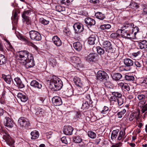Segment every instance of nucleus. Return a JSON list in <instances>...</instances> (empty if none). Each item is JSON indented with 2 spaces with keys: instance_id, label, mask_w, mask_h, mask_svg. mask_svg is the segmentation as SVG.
Instances as JSON below:
<instances>
[{
  "instance_id": "nucleus-1",
  "label": "nucleus",
  "mask_w": 147,
  "mask_h": 147,
  "mask_svg": "<svg viewBox=\"0 0 147 147\" xmlns=\"http://www.w3.org/2000/svg\"><path fill=\"white\" fill-rule=\"evenodd\" d=\"M50 88L52 90L55 91L60 90L63 86L62 81L55 76H53L50 80Z\"/></svg>"
},
{
  "instance_id": "nucleus-2",
  "label": "nucleus",
  "mask_w": 147,
  "mask_h": 147,
  "mask_svg": "<svg viewBox=\"0 0 147 147\" xmlns=\"http://www.w3.org/2000/svg\"><path fill=\"white\" fill-rule=\"evenodd\" d=\"M73 81L76 85L79 87L77 88L78 95L84 94L88 90L89 87L83 84L80 79L78 77H74Z\"/></svg>"
},
{
  "instance_id": "nucleus-3",
  "label": "nucleus",
  "mask_w": 147,
  "mask_h": 147,
  "mask_svg": "<svg viewBox=\"0 0 147 147\" xmlns=\"http://www.w3.org/2000/svg\"><path fill=\"white\" fill-rule=\"evenodd\" d=\"M18 54L19 59L20 61V62L21 63L28 59L29 57H30L29 55H32V54L25 50L20 51Z\"/></svg>"
},
{
  "instance_id": "nucleus-4",
  "label": "nucleus",
  "mask_w": 147,
  "mask_h": 147,
  "mask_svg": "<svg viewBox=\"0 0 147 147\" xmlns=\"http://www.w3.org/2000/svg\"><path fill=\"white\" fill-rule=\"evenodd\" d=\"M18 122L23 128L29 129L31 128L29 122L25 118L21 117L18 120Z\"/></svg>"
},
{
  "instance_id": "nucleus-5",
  "label": "nucleus",
  "mask_w": 147,
  "mask_h": 147,
  "mask_svg": "<svg viewBox=\"0 0 147 147\" xmlns=\"http://www.w3.org/2000/svg\"><path fill=\"white\" fill-rule=\"evenodd\" d=\"M117 32H121V36L123 38L129 39L134 38L133 33L130 30L119 29L117 30Z\"/></svg>"
},
{
  "instance_id": "nucleus-6",
  "label": "nucleus",
  "mask_w": 147,
  "mask_h": 147,
  "mask_svg": "<svg viewBox=\"0 0 147 147\" xmlns=\"http://www.w3.org/2000/svg\"><path fill=\"white\" fill-rule=\"evenodd\" d=\"M29 55L30 57H29L28 59L22 63L23 65H24L26 68L27 69L32 67L35 65V62L34 60L33 56H31L30 55Z\"/></svg>"
},
{
  "instance_id": "nucleus-7",
  "label": "nucleus",
  "mask_w": 147,
  "mask_h": 147,
  "mask_svg": "<svg viewBox=\"0 0 147 147\" xmlns=\"http://www.w3.org/2000/svg\"><path fill=\"white\" fill-rule=\"evenodd\" d=\"M29 34L31 39L33 40L39 41L42 38L40 34L37 31L32 30L29 32Z\"/></svg>"
},
{
  "instance_id": "nucleus-8",
  "label": "nucleus",
  "mask_w": 147,
  "mask_h": 147,
  "mask_svg": "<svg viewBox=\"0 0 147 147\" xmlns=\"http://www.w3.org/2000/svg\"><path fill=\"white\" fill-rule=\"evenodd\" d=\"M103 47L105 49L106 51L108 53H113L115 50L112 47L110 42L108 40L105 41L102 44Z\"/></svg>"
},
{
  "instance_id": "nucleus-9",
  "label": "nucleus",
  "mask_w": 147,
  "mask_h": 147,
  "mask_svg": "<svg viewBox=\"0 0 147 147\" xmlns=\"http://www.w3.org/2000/svg\"><path fill=\"white\" fill-rule=\"evenodd\" d=\"M97 79L100 81L107 80L109 78L107 74L102 71H98L96 74Z\"/></svg>"
},
{
  "instance_id": "nucleus-10",
  "label": "nucleus",
  "mask_w": 147,
  "mask_h": 147,
  "mask_svg": "<svg viewBox=\"0 0 147 147\" xmlns=\"http://www.w3.org/2000/svg\"><path fill=\"white\" fill-rule=\"evenodd\" d=\"M73 28L75 31V33H80L84 30V26L81 23H75L73 26Z\"/></svg>"
},
{
  "instance_id": "nucleus-11",
  "label": "nucleus",
  "mask_w": 147,
  "mask_h": 147,
  "mask_svg": "<svg viewBox=\"0 0 147 147\" xmlns=\"http://www.w3.org/2000/svg\"><path fill=\"white\" fill-rule=\"evenodd\" d=\"M3 138L6 142L7 144L9 146L12 147L14 146V141L9 134H6L3 136Z\"/></svg>"
},
{
  "instance_id": "nucleus-12",
  "label": "nucleus",
  "mask_w": 147,
  "mask_h": 147,
  "mask_svg": "<svg viewBox=\"0 0 147 147\" xmlns=\"http://www.w3.org/2000/svg\"><path fill=\"white\" fill-rule=\"evenodd\" d=\"M74 128L71 126H66L64 127L63 131L64 133L67 135L72 134Z\"/></svg>"
},
{
  "instance_id": "nucleus-13",
  "label": "nucleus",
  "mask_w": 147,
  "mask_h": 147,
  "mask_svg": "<svg viewBox=\"0 0 147 147\" xmlns=\"http://www.w3.org/2000/svg\"><path fill=\"white\" fill-rule=\"evenodd\" d=\"M52 101L53 104L55 106H59L62 104L61 98L59 97L55 96L52 99Z\"/></svg>"
},
{
  "instance_id": "nucleus-14",
  "label": "nucleus",
  "mask_w": 147,
  "mask_h": 147,
  "mask_svg": "<svg viewBox=\"0 0 147 147\" xmlns=\"http://www.w3.org/2000/svg\"><path fill=\"white\" fill-rule=\"evenodd\" d=\"M15 82L13 81L14 85L19 88H22L24 87V85L21 79L18 77L14 79Z\"/></svg>"
},
{
  "instance_id": "nucleus-15",
  "label": "nucleus",
  "mask_w": 147,
  "mask_h": 147,
  "mask_svg": "<svg viewBox=\"0 0 147 147\" xmlns=\"http://www.w3.org/2000/svg\"><path fill=\"white\" fill-rule=\"evenodd\" d=\"M4 121V125L9 128H11L13 126L14 123L13 121L9 117H6Z\"/></svg>"
},
{
  "instance_id": "nucleus-16",
  "label": "nucleus",
  "mask_w": 147,
  "mask_h": 147,
  "mask_svg": "<svg viewBox=\"0 0 147 147\" xmlns=\"http://www.w3.org/2000/svg\"><path fill=\"white\" fill-rule=\"evenodd\" d=\"M87 58L88 61L95 62L98 59V55L96 53H90L87 56Z\"/></svg>"
},
{
  "instance_id": "nucleus-17",
  "label": "nucleus",
  "mask_w": 147,
  "mask_h": 147,
  "mask_svg": "<svg viewBox=\"0 0 147 147\" xmlns=\"http://www.w3.org/2000/svg\"><path fill=\"white\" fill-rule=\"evenodd\" d=\"M84 22L87 26L90 27L96 24L95 21L92 18L88 17L84 19Z\"/></svg>"
},
{
  "instance_id": "nucleus-18",
  "label": "nucleus",
  "mask_w": 147,
  "mask_h": 147,
  "mask_svg": "<svg viewBox=\"0 0 147 147\" xmlns=\"http://www.w3.org/2000/svg\"><path fill=\"white\" fill-rule=\"evenodd\" d=\"M30 85L33 88L36 89H41L42 87L41 84L36 80H32L30 83Z\"/></svg>"
},
{
  "instance_id": "nucleus-19",
  "label": "nucleus",
  "mask_w": 147,
  "mask_h": 147,
  "mask_svg": "<svg viewBox=\"0 0 147 147\" xmlns=\"http://www.w3.org/2000/svg\"><path fill=\"white\" fill-rule=\"evenodd\" d=\"M93 106V104L91 102V103L89 102L88 103V101H84L83 102L81 109L83 110H87L90 107H92Z\"/></svg>"
},
{
  "instance_id": "nucleus-20",
  "label": "nucleus",
  "mask_w": 147,
  "mask_h": 147,
  "mask_svg": "<svg viewBox=\"0 0 147 147\" xmlns=\"http://www.w3.org/2000/svg\"><path fill=\"white\" fill-rule=\"evenodd\" d=\"M137 46L140 49L145 50L147 48V41L143 40L139 41L138 43Z\"/></svg>"
},
{
  "instance_id": "nucleus-21",
  "label": "nucleus",
  "mask_w": 147,
  "mask_h": 147,
  "mask_svg": "<svg viewBox=\"0 0 147 147\" xmlns=\"http://www.w3.org/2000/svg\"><path fill=\"white\" fill-rule=\"evenodd\" d=\"M1 76L2 78L5 82L8 84H11V81H13L12 79L11 75H6L4 74H2Z\"/></svg>"
},
{
  "instance_id": "nucleus-22",
  "label": "nucleus",
  "mask_w": 147,
  "mask_h": 147,
  "mask_svg": "<svg viewBox=\"0 0 147 147\" xmlns=\"http://www.w3.org/2000/svg\"><path fill=\"white\" fill-rule=\"evenodd\" d=\"M123 63L127 67H129L133 65L134 61L132 59L129 58H125L123 60Z\"/></svg>"
},
{
  "instance_id": "nucleus-23",
  "label": "nucleus",
  "mask_w": 147,
  "mask_h": 147,
  "mask_svg": "<svg viewBox=\"0 0 147 147\" xmlns=\"http://www.w3.org/2000/svg\"><path fill=\"white\" fill-rule=\"evenodd\" d=\"M111 76L113 79L115 81H118L122 79V75L119 73H113Z\"/></svg>"
},
{
  "instance_id": "nucleus-24",
  "label": "nucleus",
  "mask_w": 147,
  "mask_h": 147,
  "mask_svg": "<svg viewBox=\"0 0 147 147\" xmlns=\"http://www.w3.org/2000/svg\"><path fill=\"white\" fill-rule=\"evenodd\" d=\"M139 113L134 112L130 114L129 117V120L130 121H132L134 118H135L136 120H137L139 119Z\"/></svg>"
},
{
  "instance_id": "nucleus-25",
  "label": "nucleus",
  "mask_w": 147,
  "mask_h": 147,
  "mask_svg": "<svg viewBox=\"0 0 147 147\" xmlns=\"http://www.w3.org/2000/svg\"><path fill=\"white\" fill-rule=\"evenodd\" d=\"M17 97L22 102H26L28 100V97L27 96L21 93H19L18 94Z\"/></svg>"
},
{
  "instance_id": "nucleus-26",
  "label": "nucleus",
  "mask_w": 147,
  "mask_h": 147,
  "mask_svg": "<svg viewBox=\"0 0 147 147\" xmlns=\"http://www.w3.org/2000/svg\"><path fill=\"white\" fill-rule=\"evenodd\" d=\"M134 25V24L132 23L126 22L123 24L122 29L123 30H125V29H127L129 30H130V29L132 28V27H133Z\"/></svg>"
},
{
  "instance_id": "nucleus-27",
  "label": "nucleus",
  "mask_w": 147,
  "mask_h": 147,
  "mask_svg": "<svg viewBox=\"0 0 147 147\" xmlns=\"http://www.w3.org/2000/svg\"><path fill=\"white\" fill-rule=\"evenodd\" d=\"M73 45L74 49L78 51H80L82 49V45L79 42L74 43Z\"/></svg>"
},
{
  "instance_id": "nucleus-28",
  "label": "nucleus",
  "mask_w": 147,
  "mask_h": 147,
  "mask_svg": "<svg viewBox=\"0 0 147 147\" xmlns=\"http://www.w3.org/2000/svg\"><path fill=\"white\" fill-rule=\"evenodd\" d=\"M52 40L54 44L57 46L59 47L61 45V40L57 36H54L52 38Z\"/></svg>"
},
{
  "instance_id": "nucleus-29",
  "label": "nucleus",
  "mask_w": 147,
  "mask_h": 147,
  "mask_svg": "<svg viewBox=\"0 0 147 147\" xmlns=\"http://www.w3.org/2000/svg\"><path fill=\"white\" fill-rule=\"evenodd\" d=\"M45 112L44 109L39 108H38V110L35 113L36 115L38 117H42L43 116V114Z\"/></svg>"
},
{
  "instance_id": "nucleus-30",
  "label": "nucleus",
  "mask_w": 147,
  "mask_h": 147,
  "mask_svg": "<svg viewBox=\"0 0 147 147\" xmlns=\"http://www.w3.org/2000/svg\"><path fill=\"white\" fill-rule=\"evenodd\" d=\"M96 40V38L95 36L92 35L88 38V43L90 45H93L95 44Z\"/></svg>"
},
{
  "instance_id": "nucleus-31",
  "label": "nucleus",
  "mask_w": 147,
  "mask_h": 147,
  "mask_svg": "<svg viewBox=\"0 0 147 147\" xmlns=\"http://www.w3.org/2000/svg\"><path fill=\"white\" fill-rule=\"evenodd\" d=\"M95 16L97 18L101 20H103L105 18V15L100 12L95 13Z\"/></svg>"
},
{
  "instance_id": "nucleus-32",
  "label": "nucleus",
  "mask_w": 147,
  "mask_h": 147,
  "mask_svg": "<svg viewBox=\"0 0 147 147\" xmlns=\"http://www.w3.org/2000/svg\"><path fill=\"white\" fill-rule=\"evenodd\" d=\"M22 17L23 18L22 21L23 22H25L28 25L31 24V21L29 17L28 16H26L24 15H22Z\"/></svg>"
},
{
  "instance_id": "nucleus-33",
  "label": "nucleus",
  "mask_w": 147,
  "mask_h": 147,
  "mask_svg": "<svg viewBox=\"0 0 147 147\" xmlns=\"http://www.w3.org/2000/svg\"><path fill=\"white\" fill-rule=\"evenodd\" d=\"M30 134L31 136V138L32 139H35L37 138L39 136L38 132L36 130L34 131L31 132Z\"/></svg>"
},
{
  "instance_id": "nucleus-34",
  "label": "nucleus",
  "mask_w": 147,
  "mask_h": 147,
  "mask_svg": "<svg viewBox=\"0 0 147 147\" xmlns=\"http://www.w3.org/2000/svg\"><path fill=\"white\" fill-rule=\"evenodd\" d=\"M120 86L122 89L124 91H128L130 90V87L127 84L121 83L120 84Z\"/></svg>"
},
{
  "instance_id": "nucleus-35",
  "label": "nucleus",
  "mask_w": 147,
  "mask_h": 147,
  "mask_svg": "<svg viewBox=\"0 0 147 147\" xmlns=\"http://www.w3.org/2000/svg\"><path fill=\"white\" fill-rule=\"evenodd\" d=\"M119 131V130L118 129L114 130L112 131L111 137V138L112 140H115L116 138Z\"/></svg>"
},
{
  "instance_id": "nucleus-36",
  "label": "nucleus",
  "mask_w": 147,
  "mask_h": 147,
  "mask_svg": "<svg viewBox=\"0 0 147 147\" xmlns=\"http://www.w3.org/2000/svg\"><path fill=\"white\" fill-rule=\"evenodd\" d=\"M125 98L124 96H122L117 98V102L118 106L119 107L122 105L123 103Z\"/></svg>"
},
{
  "instance_id": "nucleus-37",
  "label": "nucleus",
  "mask_w": 147,
  "mask_h": 147,
  "mask_svg": "<svg viewBox=\"0 0 147 147\" xmlns=\"http://www.w3.org/2000/svg\"><path fill=\"white\" fill-rule=\"evenodd\" d=\"M40 22L44 25H47L49 24V21L48 19H45L43 18H41L39 20Z\"/></svg>"
},
{
  "instance_id": "nucleus-38",
  "label": "nucleus",
  "mask_w": 147,
  "mask_h": 147,
  "mask_svg": "<svg viewBox=\"0 0 147 147\" xmlns=\"http://www.w3.org/2000/svg\"><path fill=\"white\" fill-rule=\"evenodd\" d=\"M6 59L3 55L0 54V65L5 64L6 62Z\"/></svg>"
},
{
  "instance_id": "nucleus-39",
  "label": "nucleus",
  "mask_w": 147,
  "mask_h": 147,
  "mask_svg": "<svg viewBox=\"0 0 147 147\" xmlns=\"http://www.w3.org/2000/svg\"><path fill=\"white\" fill-rule=\"evenodd\" d=\"M74 61V63L77 65H79L81 63V61L80 58L76 56L74 57L72 59Z\"/></svg>"
},
{
  "instance_id": "nucleus-40",
  "label": "nucleus",
  "mask_w": 147,
  "mask_h": 147,
  "mask_svg": "<svg viewBox=\"0 0 147 147\" xmlns=\"http://www.w3.org/2000/svg\"><path fill=\"white\" fill-rule=\"evenodd\" d=\"M55 9L56 11L61 12L64 11L65 10V8L64 7L62 6L59 5H58L55 7Z\"/></svg>"
},
{
  "instance_id": "nucleus-41",
  "label": "nucleus",
  "mask_w": 147,
  "mask_h": 147,
  "mask_svg": "<svg viewBox=\"0 0 147 147\" xmlns=\"http://www.w3.org/2000/svg\"><path fill=\"white\" fill-rule=\"evenodd\" d=\"M96 50L98 54L100 55H103L105 53L104 50L100 46H98L96 47Z\"/></svg>"
},
{
  "instance_id": "nucleus-42",
  "label": "nucleus",
  "mask_w": 147,
  "mask_h": 147,
  "mask_svg": "<svg viewBox=\"0 0 147 147\" xmlns=\"http://www.w3.org/2000/svg\"><path fill=\"white\" fill-rule=\"evenodd\" d=\"M125 78L126 80L129 81H133L135 78L131 74H127L125 76Z\"/></svg>"
},
{
  "instance_id": "nucleus-43",
  "label": "nucleus",
  "mask_w": 147,
  "mask_h": 147,
  "mask_svg": "<svg viewBox=\"0 0 147 147\" xmlns=\"http://www.w3.org/2000/svg\"><path fill=\"white\" fill-rule=\"evenodd\" d=\"M88 135L89 137L92 139L95 138L96 136L95 133L92 131H88Z\"/></svg>"
},
{
  "instance_id": "nucleus-44",
  "label": "nucleus",
  "mask_w": 147,
  "mask_h": 147,
  "mask_svg": "<svg viewBox=\"0 0 147 147\" xmlns=\"http://www.w3.org/2000/svg\"><path fill=\"white\" fill-rule=\"evenodd\" d=\"M73 140L75 143H79L81 142L82 139L79 136H77L74 138Z\"/></svg>"
},
{
  "instance_id": "nucleus-45",
  "label": "nucleus",
  "mask_w": 147,
  "mask_h": 147,
  "mask_svg": "<svg viewBox=\"0 0 147 147\" xmlns=\"http://www.w3.org/2000/svg\"><path fill=\"white\" fill-rule=\"evenodd\" d=\"M133 28L131 30V32L133 33L134 36H135L136 34L139 31V28L137 26L132 27Z\"/></svg>"
},
{
  "instance_id": "nucleus-46",
  "label": "nucleus",
  "mask_w": 147,
  "mask_h": 147,
  "mask_svg": "<svg viewBox=\"0 0 147 147\" xmlns=\"http://www.w3.org/2000/svg\"><path fill=\"white\" fill-rule=\"evenodd\" d=\"M73 0H62L60 1V3L62 4L68 5H69Z\"/></svg>"
},
{
  "instance_id": "nucleus-47",
  "label": "nucleus",
  "mask_w": 147,
  "mask_h": 147,
  "mask_svg": "<svg viewBox=\"0 0 147 147\" xmlns=\"http://www.w3.org/2000/svg\"><path fill=\"white\" fill-rule=\"evenodd\" d=\"M111 27V25L109 24H103L101 25L100 28L101 30H104L106 29H109Z\"/></svg>"
},
{
  "instance_id": "nucleus-48",
  "label": "nucleus",
  "mask_w": 147,
  "mask_h": 147,
  "mask_svg": "<svg viewBox=\"0 0 147 147\" xmlns=\"http://www.w3.org/2000/svg\"><path fill=\"white\" fill-rule=\"evenodd\" d=\"M119 32H117V31L116 32L113 33L111 34L110 35L111 37L113 39H116L117 37H118L120 35L119 34Z\"/></svg>"
},
{
  "instance_id": "nucleus-49",
  "label": "nucleus",
  "mask_w": 147,
  "mask_h": 147,
  "mask_svg": "<svg viewBox=\"0 0 147 147\" xmlns=\"http://www.w3.org/2000/svg\"><path fill=\"white\" fill-rule=\"evenodd\" d=\"M126 112V110L124 109L122 111L118 112L117 114L119 118H121Z\"/></svg>"
},
{
  "instance_id": "nucleus-50",
  "label": "nucleus",
  "mask_w": 147,
  "mask_h": 147,
  "mask_svg": "<svg viewBox=\"0 0 147 147\" xmlns=\"http://www.w3.org/2000/svg\"><path fill=\"white\" fill-rule=\"evenodd\" d=\"M112 95L114 96H115L118 98H120L122 96V94L121 93L119 92H112Z\"/></svg>"
},
{
  "instance_id": "nucleus-51",
  "label": "nucleus",
  "mask_w": 147,
  "mask_h": 147,
  "mask_svg": "<svg viewBox=\"0 0 147 147\" xmlns=\"http://www.w3.org/2000/svg\"><path fill=\"white\" fill-rule=\"evenodd\" d=\"M50 64L53 67H54L57 64L56 60L53 58L50 59Z\"/></svg>"
},
{
  "instance_id": "nucleus-52",
  "label": "nucleus",
  "mask_w": 147,
  "mask_h": 147,
  "mask_svg": "<svg viewBox=\"0 0 147 147\" xmlns=\"http://www.w3.org/2000/svg\"><path fill=\"white\" fill-rule=\"evenodd\" d=\"M63 32L64 35L65 36H69L71 35V31L68 29H65L64 30Z\"/></svg>"
},
{
  "instance_id": "nucleus-53",
  "label": "nucleus",
  "mask_w": 147,
  "mask_h": 147,
  "mask_svg": "<svg viewBox=\"0 0 147 147\" xmlns=\"http://www.w3.org/2000/svg\"><path fill=\"white\" fill-rule=\"evenodd\" d=\"M85 101H88L89 102L91 103V102H92L93 104V102L91 98L90 95L89 94H87L85 97Z\"/></svg>"
},
{
  "instance_id": "nucleus-54",
  "label": "nucleus",
  "mask_w": 147,
  "mask_h": 147,
  "mask_svg": "<svg viewBox=\"0 0 147 147\" xmlns=\"http://www.w3.org/2000/svg\"><path fill=\"white\" fill-rule=\"evenodd\" d=\"M117 98L114 96L113 95L110 98V100L111 103H113L114 102H117Z\"/></svg>"
},
{
  "instance_id": "nucleus-55",
  "label": "nucleus",
  "mask_w": 147,
  "mask_h": 147,
  "mask_svg": "<svg viewBox=\"0 0 147 147\" xmlns=\"http://www.w3.org/2000/svg\"><path fill=\"white\" fill-rule=\"evenodd\" d=\"M109 107L107 106H105L101 111V113L102 114H105L109 110Z\"/></svg>"
},
{
  "instance_id": "nucleus-56",
  "label": "nucleus",
  "mask_w": 147,
  "mask_h": 147,
  "mask_svg": "<svg viewBox=\"0 0 147 147\" xmlns=\"http://www.w3.org/2000/svg\"><path fill=\"white\" fill-rule=\"evenodd\" d=\"M134 65L137 67H140L142 66V63L141 62H139L138 61H136L134 62Z\"/></svg>"
},
{
  "instance_id": "nucleus-57",
  "label": "nucleus",
  "mask_w": 147,
  "mask_h": 147,
  "mask_svg": "<svg viewBox=\"0 0 147 147\" xmlns=\"http://www.w3.org/2000/svg\"><path fill=\"white\" fill-rule=\"evenodd\" d=\"M26 43L28 45L30 46H31L33 47H34L36 46L32 42H31L30 41H29L26 40L25 41Z\"/></svg>"
},
{
  "instance_id": "nucleus-58",
  "label": "nucleus",
  "mask_w": 147,
  "mask_h": 147,
  "mask_svg": "<svg viewBox=\"0 0 147 147\" xmlns=\"http://www.w3.org/2000/svg\"><path fill=\"white\" fill-rule=\"evenodd\" d=\"M123 136V132L122 131H120L119 133L118 137V140H120L122 137Z\"/></svg>"
},
{
  "instance_id": "nucleus-59",
  "label": "nucleus",
  "mask_w": 147,
  "mask_h": 147,
  "mask_svg": "<svg viewBox=\"0 0 147 147\" xmlns=\"http://www.w3.org/2000/svg\"><path fill=\"white\" fill-rule=\"evenodd\" d=\"M61 140L63 143L67 144V141L65 137H63L61 138Z\"/></svg>"
},
{
  "instance_id": "nucleus-60",
  "label": "nucleus",
  "mask_w": 147,
  "mask_h": 147,
  "mask_svg": "<svg viewBox=\"0 0 147 147\" xmlns=\"http://www.w3.org/2000/svg\"><path fill=\"white\" fill-rule=\"evenodd\" d=\"M140 52L138 51L137 52L133 53L132 54V55L133 56V57H136L138 56L140 54Z\"/></svg>"
},
{
  "instance_id": "nucleus-61",
  "label": "nucleus",
  "mask_w": 147,
  "mask_h": 147,
  "mask_svg": "<svg viewBox=\"0 0 147 147\" xmlns=\"http://www.w3.org/2000/svg\"><path fill=\"white\" fill-rule=\"evenodd\" d=\"M90 2L94 4H96L99 2V0H90Z\"/></svg>"
},
{
  "instance_id": "nucleus-62",
  "label": "nucleus",
  "mask_w": 147,
  "mask_h": 147,
  "mask_svg": "<svg viewBox=\"0 0 147 147\" xmlns=\"http://www.w3.org/2000/svg\"><path fill=\"white\" fill-rule=\"evenodd\" d=\"M31 12V10H27L26 11H24L22 15H26V16H28V15H29V13Z\"/></svg>"
},
{
  "instance_id": "nucleus-63",
  "label": "nucleus",
  "mask_w": 147,
  "mask_h": 147,
  "mask_svg": "<svg viewBox=\"0 0 147 147\" xmlns=\"http://www.w3.org/2000/svg\"><path fill=\"white\" fill-rule=\"evenodd\" d=\"M146 111H147V104L144 106L142 110V113H144Z\"/></svg>"
},
{
  "instance_id": "nucleus-64",
  "label": "nucleus",
  "mask_w": 147,
  "mask_h": 147,
  "mask_svg": "<svg viewBox=\"0 0 147 147\" xmlns=\"http://www.w3.org/2000/svg\"><path fill=\"white\" fill-rule=\"evenodd\" d=\"M141 81L142 83H144L147 84V78H144L141 79Z\"/></svg>"
}]
</instances>
